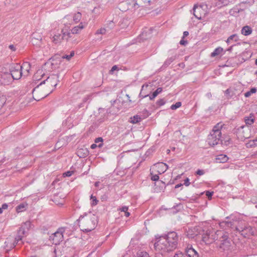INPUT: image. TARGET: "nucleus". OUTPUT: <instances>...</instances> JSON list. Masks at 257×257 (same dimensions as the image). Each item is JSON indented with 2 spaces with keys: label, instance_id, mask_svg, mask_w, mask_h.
<instances>
[{
  "label": "nucleus",
  "instance_id": "f257e3e1",
  "mask_svg": "<svg viewBox=\"0 0 257 257\" xmlns=\"http://www.w3.org/2000/svg\"><path fill=\"white\" fill-rule=\"evenodd\" d=\"M97 217L94 214H91L85 213L81 215L78 221L80 224L79 226L81 227V230L85 232H90L93 230L96 226L97 223Z\"/></svg>",
  "mask_w": 257,
  "mask_h": 257
},
{
  "label": "nucleus",
  "instance_id": "f03ea898",
  "mask_svg": "<svg viewBox=\"0 0 257 257\" xmlns=\"http://www.w3.org/2000/svg\"><path fill=\"white\" fill-rule=\"evenodd\" d=\"M225 128L222 122L217 123L208 136L207 142L209 146L214 147L219 144H223L221 130Z\"/></svg>",
  "mask_w": 257,
  "mask_h": 257
},
{
  "label": "nucleus",
  "instance_id": "7ed1b4c3",
  "mask_svg": "<svg viewBox=\"0 0 257 257\" xmlns=\"http://www.w3.org/2000/svg\"><path fill=\"white\" fill-rule=\"evenodd\" d=\"M234 231L236 236L239 237L240 235L245 238H249L254 234L253 229L250 226L245 223L242 224V222H239V221L238 223H236Z\"/></svg>",
  "mask_w": 257,
  "mask_h": 257
},
{
  "label": "nucleus",
  "instance_id": "20e7f679",
  "mask_svg": "<svg viewBox=\"0 0 257 257\" xmlns=\"http://www.w3.org/2000/svg\"><path fill=\"white\" fill-rule=\"evenodd\" d=\"M153 246L157 252L163 254L175 249L177 247V242H155Z\"/></svg>",
  "mask_w": 257,
  "mask_h": 257
},
{
  "label": "nucleus",
  "instance_id": "39448f33",
  "mask_svg": "<svg viewBox=\"0 0 257 257\" xmlns=\"http://www.w3.org/2000/svg\"><path fill=\"white\" fill-rule=\"evenodd\" d=\"M71 37L69 30L67 28L62 29L60 32L58 31L54 34L53 37V42L55 44L60 43L62 40H68Z\"/></svg>",
  "mask_w": 257,
  "mask_h": 257
},
{
  "label": "nucleus",
  "instance_id": "423d86ee",
  "mask_svg": "<svg viewBox=\"0 0 257 257\" xmlns=\"http://www.w3.org/2000/svg\"><path fill=\"white\" fill-rule=\"evenodd\" d=\"M59 75L58 74H53L51 75L50 76L48 77L47 79L41 82L40 85H42L43 84L47 83L48 87H52V88L49 92L50 94L53 91L56 86H57L58 83L59 82Z\"/></svg>",
  "mask_w": 257,
  "mask_h": 257
},
{
  "label": "nucleus",
  "instance_id": "0eeeda50",
  "mask_svg": "<svg viewBox=\"0 0 257 257\" xmlns=\"http://www.w3.org/2000/svg\"><path fill=\"white\" fill-rule=\"evenodd\" d=\"M228 218L230 219V220L222 221L219 223V226L221 228L224 229L231 228L234 230L236 223H238V220L232 215L229 217H226V219Z\"/></svg>",
  "mask_w": 257,
  "mask_h": 257
},
{
  "label": "nucleus",
  "instance_id": "6e6552de",
  "mask_svg": "<svg viewBox=\"0 0 257 257\" xmlns=\"http://www.w3.org/2000/svg\"><path fill=\"white\" fill-rule=\"evenodd\" d=\"M156 240L160 241L161 239H165L166 241H177L178 240V235L177 233L174 231L168 232L162 235L157 234L155 235Z\"/></svg>",
  "mask_w": 257,
  "mask_h": 257
},
{
  "label": "nucleus",
  "instance_id": "1a4fd4ad",
  "mask_svg": "<svg viewBox=\"0 0 257 257\" xmlns=\"http://www.w3.org/2000/svg\"><path fill=\"white\" fill-rule=\"evenodd\" d=\"M10 73L11 74L13 79L18 80L23 76L20 64L16 63L12 65L10 68Z\"/></svg>",
  "mask_w": 257,
  "mask_h": 257
},
{
  "label": "nucleus",
  "instance_id": "9d476101",
  "mask_svg": "<svg viewBox=\"0 0 257 257\" xmlns=\"http://www.w3.org/2000/svg\"><path fill=\"white\" fill-rule=\"evenodd\" d=\"M66 227H61L54 233L49 236V241H63L64 240V233L65 232Z\"/></svg>",
  "mask_w": 257,
  "mask_h": 257
},
{
  "label": "nucleus",
  "instance_id": "9b49d317",
  "mask_svg": "<svg viewBox=\"0 0 257 257\" xmlns=\"http://www.w3.org/2000/svg\"><path fill=\"white\" fill-rule=\"evenodd\" d=\"M40 85H40V84H38L33 89L32 91L33 94V97L36 101H39L49 94V93H42L43 90L40 88Z\"/></svg>",
  "mask_w": 257,
  "mask_h": 257
},
{
  "label": "nucleus",
  "instance_id": "f8f14e48",
  "mask_svg": "<svg viewBox=\"0 0 257 257\" xmlns=\"http://www.w3.org/2000/svg\"><path fill=\"white\" fill-rule=\"evenodd\" d=\"M193 13L195 17L198 20L203 19L206 14V12L203 9L201 6L196 5L193 7Z\"/></svg>",
  "mask_w": 257,
  "mask_h": 257
},
{
  "label": "nucleus",
  "instance_id": "ddd939ff",
  "mask_svg": "<svg viewBox=\"0 0 257 257\" xmlns=\"http://www.w3.org/2000/svg\"><path fill=\"white\" fill-rule=\"evenodd\" d=\"M13 80L12 75L9 72H4L0 74V84L7 85L10 84Z\"/></svg>",
  "mask_w": 257,
  "mask_h": 257
},
{
  "label": "nucleus",
  "instance_id": "4468645a",
  "mask_svg": "<svg viewBox=\"0 0 257 257\" xmlns=\"http://www.w3.org/2000/svg\"><path fill=\"white\" fill-rule=\"evenodd\" d=\"M21 67L22 75L24 77L28 76L31 67V64L28 62H25L22 64V65H20V68Z\"/></svg>",
  "mask_w": 257,
  "mask_h": 257
},
{
  "label": "nucleus",
  "instance_id": "2eb2a0df",
  "mask_svg": "<svg viewBox=\"0 0 257 257\" xmlns=\"http://www.w3.org/2000/svg\"><path fill=\"white\" fill-rule=\"evenodd\" d=\"M243 10L244 9L241 7V4H240L230 9L229 13L231 16H237L239 12H242Z\"/></svg>",
  "mask_w": 257,
  "mask_h": 257
},
{
  "label": "nucleus",
  "instance_id": "dca6fc26",
  "mask_svg": "<svg viewBox=\"0 0 257 257\" xmlns=\"http://www.w3.org/2000/svg\"><path fill=\"white\" fill-rule=\"evenodd\" d=\"M231 242H222L218 246L219 249L221 251L231 250L232 249Z\"/></svg>",
  "mask_w": 257,
  "mask_h": 257
},
{
  "label": "nucleus",
  "instance_id": "f3484780",
  "mask_svg": "<svg viewBox=\"0 0 257 257\" xmlns=\"http://www.w3.org/2000/svg\"><path fill=\"white\" fill-rule=\"evenodd\" d=\"M27 233V231L26 230L23 229V227H20L18 231L17 235L15 237V241L22 240L23 237L24 236H26Z\"/></svg>",
  "mask_w": 257,
  "mask_h": 257
},
{
  "label": "nucleus",
  "instance_id": "a211bd4d",
  "mask_svg": "<svg viewBox=\"0 0 257 257\" xmlns=\"http://www.w3.org/2000/svg\"><path fill=\"white\" fill-rule=\"evenodd\" d=\"M124 4L127 5L128 6L127 9H138L139 6L138 3L135 0H127L124 2Z\"/></svg>",
  "mask_w": 257,
  "mask_h": 257
},
{
  "label": "nucleus",
  "instance_id": "6ab92c4d",
  "mask_svg": "<svg viewBox=\"0 0 257 257\" xmlns=\"http://www.w3.org/2000/svg\"><path fill=\"white\" fill-rule=\"evenodd\" d=\"M228 160V157L224 154H220L217 155L215 158V162L217 163H224Z\"/></svg>",
  "mask_w": 257,
  "mask_h": 257
},
{
  "label": "nucleus",
  "instance_id": "aec40b11",
  "mask_svg": "<svg viewBox=\"0 0 257 257\" xmlns=\"http://www.w3.org/2000/svg\"><path fill=\"white\" fill-rule=\"evenodd\" d=\"M154 186H156L155 189L157 192H160L166 188L165 183L161 180H160L158 182H155Z\"/></svg>",
  "mask_w": 257,
  "mask_h": 257
},
{
  "label": "nucleus",
  "instance_id": "412c9836",
  "mask_svg": "<svg viewBox=\"0 0 257 257\" xmlns=\"http://www.w3.org/2000/svg\"><path fill=\"white\" fill-rule=\"evenodd\" d=\"M252 32V30L251 28L247 25L243 27L241 30V34L245 36L250 35Z\"/></svg>",
  "mask_w": 257,
  "mask_h": 257
},
{
  "label": "nucleus",
  "instance_id": "4be33fe9",
  "mask_svg": "<svg viewBox=\"0 0 257 257\" xmlns=\"http://www.w3.org/2000/svg\"><path fill=\"white\" fill-rule=\"evenodd\" d=\"M84 26L82 23H80L79 25L74 27L70 31L71 35L72 34H79L82 29H83Z\"/></svg>",
  "mask_w": 257,
  "mask_h": 257
},
{
  "label": "nucleus",
  "instance_id": "5701e85b",
  "mask_svg": "<svg viewBox=\"0 0 257 257\" xmlns=\"http://www.w3.org/2000/svg\"><path fill=\"white\" fill-rule=\"evenodd\" d=\"M186 255L188 257H199L197 252L192 247H190L186 250Z\"/></svg>",
  "mask_w": 257,
  "mask_h": 257
},
{
  "label": "nucleus",
  "instance_id": "b1692460",
  "mask_svg": "<svg viewBox=\"0 0 257 257\" xmlns=\"http://www.w3.org/2000/svg\"><path fill=\"white\" fill-rule=\"evenodd\" d=\"M244 119L246 124L251 125L254 121L253 113H250L249 116L244 117Z\"/></svg>",
  "mask_w": 257,
  "mask_h": 257
},
{
  "label": "nucleus",
  "instance_id": "393cba45",
  "mask_svg": "<svg viewBox=\"0 0 257 257\" xmlns=\"http://www.w3.org/2000/svg\"><path fill=\"white\" fill-rule=\"evenodd\" d=\"M239 40V37H238V36L235 34H233L231 36H230L227 39V40L226 41V42L229 44V43H231L232 42H238V41Z\"/></svg>",
  "mask_w": 257,
  "mask_h": 257
},
{
  "label": "nucleus",
  "instance_id": "a878e982",
  "mask_svg": "<svg viewBox=\"0 0 257 257\" xmlns=\"http://www.w3.org/2000/svg\"><path fill=\"white\" fill-rule=\"evenodd\" d=\"M77 154L79 158H85L88 155V151L87 149H80L77 151Z\"/></svg>",
  "mask_w": 257,
  "mask_h": 257
},
{
  "label": "nucleus",
  "instance_id": "bb28decb",
  "mask_svg": "<svg viewBox=\"0 0 257 257\" xmlns=\"http://www.w3.org/2000/svg\"><path fill=\"white\" fill-rule=\"evenodd\" d=\"M163 91V89L162 87H158L154 92H153L152 94H150L149 99L151 100H153L155 98H156L157 95L161 93Z\"/></svg>",
  "mask_w": 257,
  "mask_h": 257
},
{
  "label": "nucleus",
  "instance_id": "cd10ccee",
  "mask_svg": "<svg viewBox=\"0 0 257 257\" xmlns=\"http://www.w3.org/2000/svg\"><path fill=\"white\" fill-rule=\"evenodd\" d=\"M229 3V0H218L216 2L215 6L218 8H221L228 5Z\"/></svg>",
  "mask_w": 257,
  "mask_h": 257
},
{
  "label": "nucleus",
  "instance_id": "c85d7f7f",
  "mask_svg": "<svg viewBox=\"0 0 257 257\" xmlns=\"http://www.w3.org/2000/svg\"><path fill=\"white\" fill-rule=\"evenodd\" d=\"M148 86L149 85L147 84H145L142 85V89H141V92L139 94V97H141L142 99L147 97L148 96H149V95H150L149 94H147L146 93H145L144 92V88L145 87L147 88L148 87Z\"/></svg>",
  "mask_w": 257,
  "mask_h": 257
},
{
  "label": "nucleus",
  "instance_id": "c756f323",
  "mask_svg": "<svg viewBox=\"0 0 257 257\" xmlns=\"http://www.w3.org/2000/svg\"><path fill=\"white\" fill-rule=\"evenodd\" d=\"M104 121V119L100 118L97 120V122H94L90 126V130H94L97 128L99 125Z\"/></svg>",
  "mask_w": 257,
  "mask_h": 257
},
{
  "label": "nucleus",
  "instance_id": "7c9ffc66",
  "mask_svg": "<svg viewBox=\"0 0 257 257\" xmlns=\"http://www.w3.org/2000/svg\"><path fill=\"white\" fill-rule=\"evenodd\" d=\"M142 120V118L138 115H134L130 118V122L133 124L140 122Z\"/></svg>",
  "mask_w": 257,
  "mask_h": 257
},
{
  "label": "nucleus",
  "instance_id": "2f4dec72",
  "mask_svg": "<svg viewBox=\"0 0 257 257\" xmlns=\"http://www.w3.org/2000/svg\"><path fill=\"white\" fill-rule=\"evenodd\" d=\"M152 28H150L148 32L144 31L140 35L141 39H142L143 40H147L149 38H150L151 36H148L147 34L148 33L149 35H150L152 33Z\"/></svg>",
  "mask_w": 257,
  "mask_h": 257
},
{
  "label": "nucleus",
  "instance_id": "473e14b6",
  "mask_svg": "<svg viewBox=\"0 0 257 257\" xmlns=\"http://www.w3.org/2000/svg\"><path fill=\"white\" fill-rule=\"evenodd\" d=\"M28 204L26 203H22L16 207V211L19 213L26 210V207Z\"/></svg>",
  "mask_w": 257,
  "mask_h": 257
},
{
  "label": "nucleus",
  "instance_id": "72a5a7b5",
  "mask_svg": "<svg viewBox=\"0 0 257 257\" xmlns=\"http://www.w3.org/2000/svg\"><path fill=\"white\" fill-rule=\"evenodd\" d=\"M176 58L175 56H171L170 58H168L164 63L163 66L165 67H168L170 64H171Z\"/></svg>",
  "mask_w": 257,
  "mask_h": 257
},
{
  "label": "nucleus",
  "instance_id": "f704fd0d",
  "mask_svg": "<svg viewBox=\"0 0 257 257\" xmlns=\"http://www.w3.org/2000/svg\"><path fill=\"white\" fill-rule=\"evenodd\" d=\"M223 51V48L219 47L217 48H216L213 52L211 53V57H214L216 56H218Z\"/></svg>",
  "mask_w": 257,
  "mask_h": 257
},
{
  "label": "nucleus",
  "instance_id": "c9c22d12",
  "mask_svg": "<svg viewBox=\"0 0 257 257\" xmlns=\"http://www.w3.org/2000/svg\"><path fill=\"white\" fill-rule=\"evenodd\" d=\"M32 37L35 38L38 43H41L42 36L38 32H34L32 35Z\"/></svg>",
  "mask_w": 257,
  "mask_h": 257
},
{
  "label": "nucleus",
  "instance_id": "e433bc0d",
  "mask_svg": "<svg viewBox=\"0 0 257 257\" xmlns=\"http://www.w3.org/2000/svg\"><path fill=\"white\" fill-rule=\"evenodd\" d=\"M210 233H211V231L207 230L206 231L205 233H203L202 235V239H201V241H206V240L211 239V238L210 237Z\"/></svg>",
  "mask_w": 257,
  "mask_h": 257
},
{
  "label": "nucleus",
  "instance_id": "4c0bfd02",
  "mask_svg": "<svg viewBox=\"0 0 257 257\" xmlns=\"http://www.w3.org/2000/svg\"><path fill=\"white\" fill-rule=\"evenodd\" d=\"M81 17V14L80 12H77L73 17V21L76 23H78L80 21Z\"/></svg>",
  "mask_w": 257,
  "mask_h": 257
},
{
  "label": "nucleus",
  "instance_id": "58836bf2",
  "mask_svg": "<svg viewBox=\"0 0 257 257\" xmlns=\"http://www.w3.org/2000/svg\"><path fill=\"white\" fill-rule=\"evenodd\" d=\"M256 91L257 90L256 88L252 87L249 91H248L244 93V96L245 97H249L252 94L255 93Z\"/></svg>",
  "mask_w": 257,
  "mask_h": 257
},
{
  "label": "nucleus",
  "instance_id": "ea45409f",
  "mask_svg": "<svg viewBox=\"0 0 257 257\" xmlns=\"http://www.w3.org/2000/svg\"><path fill=\"white\" fill-rule=\"evenodd\" d=\"M90 199L91 200V205L92 206H95L97 204L98 202V200H97V198L95 196H93V195H91L90 196Z\"/></svg>",
  "mask_w": 257,
  "mask_h": 257
},
{
  "label": "nucleus",
  "instance_id": "a19ab883",
  "mask_svg": "<svg viewBox=\"0 0 257 257\" xmlns=\"http://www.w3.org/2000/svg\"><path fill=\"white\" fill-rule=\"evenodd\" d=\"M31 223L30 221H26L25 222L21 227H23V229L26 230L27 231V232L29 230L30 228L31 227Z\"/></svg>",
  "mask_w": 257,
  "mask_h": 257
},
{
  "label": "nucleus",
  "instance_id": "79ce46f5",
  "mask_svg": "<svg viewBox=\"0 0 257 257\" xmlns=\"http://www.w3.org/2000/svg\"><path fill=\"white\" fill-rule=\"evenodd\" d=\"M136 257H150L149 253L146 251H141L137 253Z\"/></svg>",
  "mask_w": 257,
  "mask_h": 257
},
{
  "label": "nucleus",
  "instance_id": "37998d69",
  "mask_svg": "<svg viewBox=\"0 0 257 257\" xmlns=\"http://www.w3.org/2000/svg\"><path fill=\"white\" fill-rule=\"evenodd\" d=\"M166 103V101L164 98L160 99L159 100H157L156 104V108H159L160 106L164 105Z\"/></svg>",
  "mask_w": 257,
  "mask_h": 257
},
{
  "label": "nucleus",
  "instance_id": "c03bdc74",
  "mask_svg": "<svg viewBox=\"0 0 257 257\" xmlns=\"http://www.w3.org/2000/svg\"><path fill=\"white\" fill-rule=\"evenodd\" d=\"M150 177L151 179L153 181H158L159 182V176L158 174H153L152 172H150Z\"/></svg>",
  "mask_w": 257,
  "mask_h": 257
},
{
  "label": "nucleus",
  "instance_id": "a18cd8bd",
  "mask_svg": "<svg viewBox=\"0 0 257 257\" xmlns=\"http://www.w3.org/2000/svg\"><path fill=\"white\" fill-rule=\"evenodd\" d=\"M244 127V125H241L239 126H236L232 131L233 134H238L242 129Z\"/></svg>",
  "mask_w": 257,
  "mask_h": 257
},
{
  "label": "nucleus",
  "instance_id": "49530a36",
  "mask_svg": "<svg viewBox=\"0 0 257 257\" xmlns=\"http://www.w3.org/2000/svg\"><path fill=\"white\" fill-rule=\"evenodd\" d=\"M231 89L229 88L227 89L225 91V95L227 99H230L232 97L233 94H231Z\"/></svg>",
  "mask_w": 257,
  "mask_h": 257
},
{
  "label": "nucleus",
  "instance_id": "de8ad7c7",
  "mask_svg": "<svg viewBox=\"0 0 257 257\" xmlns=\"http://www.w3.org/2000/svg\"><path fill=\"white\" fill-rule=\"evenodd\" d=\"M181 102H177L175 104H172L171 106V109L172 110L176 109L177 108L180 107L181 106Z\"/></svg>",
  "mask_w": 257,
  "mask_h": 257
},
{
  "label": "nucleus",
  "instance_id": "09e8293b",
  "mask_svg": "<svg viewBox=\"0 0 257 257\" xmlns=\"http://www.w3.org/2000/svg\"><path fill=\"white\" fill-rule=\"evenodd\" d=\"M74 55V52L71 51L69 55H65L62 57L63 59H66L69 60Z\"/></svg>",
  "mask_w": 257,
  "mask_h": 257
},
{
  "label": "nucleus",
  "instance_id": "8fccbe9b",
  "mask_svg": "<svg viewBox=\"0 0 257 257\" xmlns=\"http://www.w3.org/2000/svg\"><path fill=\"white\" fill-rule=\"evenodd\" d=\"M213 193L214 192L213 191H206L205 192V195L207 196L208 200H211L212 199V196Z\"/></svg>",
  "mask_w": 257,
  "mask_h": 257
},
{
  "label": "nucleus",
  "instance_id": "3c124183",
  "mask_svg": "<svg viewBox=\"0 0 257 257\" xmlns=\"http://www.w3.org/2000/svg\"><path fill=\"white\" fill-rule=\"evenodd\" d=\"M98 111H99V113H102L103 115H104L103 116V117H100L101 118H103L104 119V118L105 117H106V114H107V112H105V109L104 108H99L98 109Z\"/></svg>",
  "mask_w": 257,
  "mask_h": 257
},
{
  "label": "nucleus",
  "instance_id": "603ef678",
  "mask_svg": "<svg viewBox=\"0 0 257 257\" xmlns=\"http://www.w3.org/2000/svg\"><path fill=\"white\" fill-rule=\"evenodd\" d=\"M6 102V98L2 96H0V109L3 106Z\"/></svg>",
  "mask_w": 257,
  "mask_h": 257
},
{
  "label": "nucleus",
  "instance_id": "864d4df0",
  "mask_svg": "<svg viewBox=\"0 0 257 257\" xmlns=\"http://www.w3.org/2000/svg\"><path fill=\"white\" fill-rule=\"evenodd\" d=\"M31 42H32V43L33 45H36L37 46H40L41 44V43H38L35 38H34L32 37H31Z\"/></svg>",
  "mask_w": 257,
  "mask_h": 257
},
{
  "label": "nucleus",
  "instance_id": "5fc2aeb1",
  "mask_svg": "<svg viewBox=\"0 0 257 257\" xmlns=\"http://www.w3.org/2000/svg\"><path fill=\"white\" fill-rule=\"evenodd\" d=\"M74 173V171H68L63 173V177H70Z\"/></svg>",
  "mask_w": 257,
  "mask_h": 257
},
{
  "label": "nucleus",
  "instance_id": "6e6d98bb",
  "mask_svg": "<svg viewBox=\"0 0 257 257\" xmlns=\"http://www.w3.org/2000/svg\"><path fill=\"white\" fill-rule=\"evenodd\" d=\"M174 257H186V255L181 252H178L175 254Z\"/></svg>",
  "mask_w": 257,
  "mask_h": 257
},
{
  "label": "nucleus",
  "instance_id": "4d7b16f0",
  "mask_svg": "<svg viewBox=\"0 0 257 257\" xmlns=\"http://www.w3.org/2000/svg\"><path fill=\"white\" fill-rule=\"evenodd\" d=\"M180 44L181 45L185 46L188 43V41L187 40H185L184 38H182L181 40L179 42Z\"/></svg>",
  "mask_w": 257,
  "mask_h": 257
},
{
  "label": "nucleus",
  "instance_id": "13d9d810",
  "mask_svg": "<svg viewBox=\"0 0 257 257\" xmlns=\"http://www.w3.org/2000/svg\"><path fill=\"white\" fill-rule=\"evenodd\" d=\"M205 171L203 170L198 169L196 172V174L198 175H203L204 174Z\"/></svg>",
  "mask_w": 257,
  "mask_h": 257
},
{
  "label": "nucleus",
  "instance_id": "bf43d9fd",
  "mask_svg": "<svg viewBox=\"0 0 257 257\" xmlns=\"http://www.w3.org/2000/svg\"><path fill=\"white\" fill-rule=\"evenodd\" d=\"M197 199H198V197L192 196V197L189 198V202H196Z\"/></svg>",
  "mask_w": 257,
  "mask_h": 257
},
{
  "label": "nucleus",
  "instance_id": "052dcab7",
  "mask_svg": "<svg viewBox=\"0 0 257 257\" xmlns=\"http://www.w3.org/2000/svg\"><path fill=\"white\" fill-rule=\"evenodd\" d=\"M128 207L126 206H122L121 208H120L118 210L122 211V212H126V211L128 210Z\"/></svg>",
  "mask_w": 257,
  "mask_h": 257
},
{
  "label": "nucleus",
  "instance_id": "680f3d73",
  "mask_svg": "<svg viewBox=\"0 0 257 257\" xmlns=\"http://www.w3.org/2000/svg\"><path fill=\"white\" fill-rule=\"evenodd\" d=\"M184 184L186 186H188L190 184V180L188 178H186L185 180H184Z\"/></svg>",
  "mask_w": 257,
  "mask_h": 257
},
{
  "label": "nucleus",
  "instance_id": "e2e57ef3",
  "mask_svg": "<svg viewBox=\"0 0 257 257\" xmlns=\"http://www.w3.org/2000/svg\"><path fill=\"white\" fill-rule=\"evenodd\" d=\"M251 142L253 143V145H250V147H253L257 146V138L251 141Z\"/></svg>",
  "mask_w": 257,
  "mask_h": 257
},
{
  "label": "nucleus",
  "instance_id": "0e129e2a",
  "mask_svg": "<svg viewBox=\"0 0 257 257\" xmlns=\"http://www.w3.org/2000/svg\"><path fill=\"white\" fill-rule=\"evenodd\" d=\"M95 143H98L99 142H103V139L101 137L97 138L95 139Z\"/></svg>",
  "mask_w": 257,
  "mask_h": 257
},
{
  "label": "nucleus",
  "instance_id": "69168bd1",
  "mask_svg": "<svg viewBox=\"0 0 257 257\" xmlns=\"http://www.w3.org/2000/svg\"><path fill=\"white\" fill-rule=\"evenodd\" d=\"M9 48L12 51H15L16 50V47L14 45H10Z\"/></svg>",
  "mask_w": 257,
  "mask_h": 257
},
{
  "label": "nucleus",
  "instance_id": "338daca9",
  "mask_svg": "<svg viewBox=\"0 0 257 257\" xmlns=\"http://www.w3.org/2000/svg\"><path fill=\"white\" fill-rule=\"evenodd\" d=\"M105 32V29H100V30H98L97 31V33L104 34Z\"/></svg>",
  "mask_w": 257,
  "mask_h": 257
},
{
  "label": "nucleus",
  "instance_id": "774afa93",
  "mask_svg": "<svg viewBox=\"0 0 257 257\" xmlns=\"http://www.w3.org/2000/svg\"><path fill=\"white\" fill-rule=\"evenodd\" d=\"M89 99V96L87 95L85 97H84L83 98V100H82V102L83 103H85L87 102V101Z\"/></svg>",
  "mask_w": 257,
  "mask_h": 257
}]
</instances>
